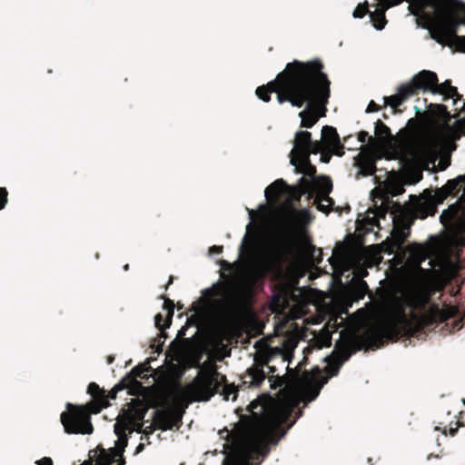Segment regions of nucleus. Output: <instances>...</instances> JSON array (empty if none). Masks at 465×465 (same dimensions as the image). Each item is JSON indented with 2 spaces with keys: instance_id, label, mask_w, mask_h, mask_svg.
Instances as JSON below:
<instances>
[{
  "instance_id": "obj_1",
  "label": "nucleus",
  "mask_w": 465,
  "mask_h": 465,
  "mask_svg": "<svg viewBox=\"0 0 465 465\" xmlns=\"http://www.w3.org/2000/svg\"><path fill=\"white\" fill-rule=\"evenodd\" d=\"M296 400L292 395H284L282 399L271 400L260 406V411H252V415L242 417L230 431H220L225 434L227 443L224 447L228 452L223 465H254L261 461L267 453L268 444L273 441L274 435L280 426L290 418Z\"/></svg>"
},
{
  "instance_id": "obj_2",
  "label": "nucleus",
  "mask_w": 465,
  "mask_h": 465,
  "mask_svg": "<svg viewBox=\"0 0 465 465\" xmlns=\"http://www.w3.org/2000/svg\"><path fill=\"white\" fill-rule=\"evenodd\" d=\"M322 64L319 60L307 63L293 61L287 64L284 71L274 81L256 89L257 96L263 102L270 101V94L277 93L280 104L290 102L292 106L307 107L299 114L301 125L312 127L320 118L318 109L323 108L330 97V81L322 71ZM324 115V113L321 116Z\"/></svg>"
},
{
  "instance_id": "obj_3",
  "label": "nucleus",
  "mask_w": 465,
  "mask_h": 465,
  "mask_svg": "<svg viewBox=\"0 0 465 465\" xmlns=\"http://www.w3.org/2000/svg\"><path fill=\"white\" fill-rule=\"evenodd\" d=\"M225 382V376L218 372L217 366L210 360L200 367L196 377L188 385L172 392V402L154 413V423L163 430H171L183 417V412L193 401H206Z\"/></svg>"
},
{
  "instance_id": "obj_4",
  "label": "nucleus",
  "mask_w": 465,
  "mask_h": 465,
  "mask_svg": "<svg viewBox=\"0 0 465 465\" xmlns=\"http://www.w3.org/2000/svg\"><path fill=\"white\" fill-rule=\"evenodd\" d=\"M464 9L460 0H411L409 5L411 14L426 20L432 39L461 52H465V36L456 35L460 25L456 13Z\"/></svg>"
},
{
  "instance_id": "obj_5",
  "label": "nucleus",
  "mask_w": 465,
  "mask_h": 465,
  "mask_svg": "<svg viewBox=\"0 0 465 465\" xmlns=\"http://www.w3.org/2000/svg\"><path fill=\"white\" fill-rule=\"evenodd\" d=\"M253 365L249 368L243 376V383L251 386H260L265 380L264 367L269 372L276 371V364H284L289 361V352L279 347L271 346L264 339L254 343Z\"/></svg>"
},
{
  "instance_id": "obj_6",
  "label": "nucleus",
  "mask_w": 465,
  "mask_h": 465,
  "mask_svg": "<svg viewBox=\"0 0 465 465\" xmlns=\"http://www.w3.org/2000/svg\"><path fill=\"white\" fill-rule=\"evenodd\" d=\"M322 150V142H312L308 131H299L295 134L293 148L291 152V163L297 172L308 177L314 176L316 168L310 162L311 153H318Z\"/></svg>"
},
{
  "instance_id": "obj_7",
  "label": "nucleus",
  "mask_w": 465,
  "mask_h": 465,
  "mask_svg": "<svg viewBox=\"0 0 465 465\" xmlns=\"http://www.w3.org/2000/svg\"><path fill=\"white\" fill-rule=\"evenodd\" d=\"M411 321L402 306L397 304L382 322L368 330L366 335L372 344L377 345L383 339H392L397 337L401 330L409 329Z\"/></svg>"
},
{
  "instance_id": "obj_8",
  "label": "nucleus",
  "mask_w": 465,
  "mask_h": 465,
  "mask_svg": "<svg viewBox=\"0 0 465 465\" xmlns=\"http://www.w3.org/2000/svg\"><path fill=\"white\" fill-rule=\"evenodd\" d=\"M332 189V183L330 178L321 177L314 178L302 177L295 188L298 197L303 194L315 193L314 203L317 205L318 210L323 213H329L333 203L329 193Z\"/></svg>"
},
{
  "instance_id": "obj_9",
  "label": "nucleus",
  "mask_w": 465,
  "mask_h": 465,
  "mask_svg": "<svg viewBox=\"0 0 465 465\" xmlns=\"http://www.w3.org/2000/svg\"><path fill=\"white\" fill-rule=\"evenodd\" d=\"M68 411L61 415V421L67 433L91 434L93 426L90 421V411L84 407L67 404Z\"/></svg>"
},
{
  "instance_id": "obj_10",
  "label": "nucleus",
  "mask_w": 465,
  "mask_h": 465,
  "mask_svg": "<svg viewBox=\"0 0 465 465\" xmlns=\"http://www.w3.org/2000/svg\"><path fill=\"white\" fill-rule=\"evenodd\" d=\"M411 223L403 217H393V229L391 237L381 243L382 248L389 253H393L401 249V246L410 235Z\"/></svg>"
},
{
  "instance_id": "obj_11",
  "label": "nucleus",
  "mask_w": 465,
  "mask_h": 465,
  "mask_svg": "<svg viewBox=\"0 0 465 465\" xmlns=\"http://www.w3.org/2000/svg\"><path fill=\"white\" fill-rule=\"evenodd\" d=\"M320 142L322 143V150L320 153L325 162L329 161L331 153L341 156L344 153L339 134L336 129L331 126L325 125L322 127V140Z\"/></svg>"
},
{
  "instance_id": "obj_12",
  "label": "nucleus",
  "mask_w": 465,
  "mask_h": 465,
  "mask_svg": "<svg viewBox=\"0 0 465 465\" xmlns=\"http://www.w3.org/2000/svg\"><path fill=\"white\" fill-rule=\"evenodd\" d=\"M438 82L437 74L430 71H421L413 78L408 82L405 83L407 85H411L413 88V95L416 94L417 90L422 89V90H430L433 93V89L436 86V84Z\"/></svg>"
},
{
  "instance_id": "obj_13",
  "label": "nucleus",
  "mask_w": 465,
  "mask_h": 465,
  "mask_svg": "<svg viewBox=\"0 0 465 465\" xmlns=\"http://www.w3.org/2000/svg\"><path fill=\"white\" fill-rule=\"evenodd\" d=\"M411 96H413V88L411 85L403 84L398 87L395 94L385 96L383 100L386 105L396 109Z\"/></svg>"
},
{
  "instance_id": "obj_14",
  "label": "nucleus",
  "mask_w": 465,
  "mask_h": 465,
  "mask_svg": "<svg viewBox=\"0 0 465 465\" xmlns=\"http://www.w3.org/2000/svg\"><path fill=\"white\" fill-rule=\"evenodd\" d=\"M88 393L93 397V402L90 406L92 412L98 413L102 409L107 407L108 401L105 391L101 390L96 383L92 382L89 384Z\"/></svg>"
},
{
  "instance_id": "obj_15",
  "label": "nucleus",
  "mask_w": 465,
  "mask_h": 465,
  "mask_svg": "<svg viewBox=\"0 0 465 465\" xmlns=\"http://www.w3.org/2000/svg\"><path fill=\"white\" fill-rule=\"evenodd\" d=\"M143 417H144L143 411L135 412V414L133 417L134 423H136V422L139 423L140 421H142ZM132 423H133V420H131V419L128 418L127 422L118 420L114 424V432L118 437V440L115 442L117 448H124L127 445V437H126V433H125L126 425L125 424H132Z\"/></svg>"
},
{
  "instance_id": "obj_16",
  "label": "nucleus",
  "mask_w": 465,
  "mask_h": 465,
  "mask_svg": "<svg viewBox=\"0 0 465 465\" xmlns=\"http://www.w3.org/2000/svg\"><path fill=\"white\" fill-rule=\"evenodd\" d=\"M163 310L166 312L165 319L163 320V315L158 313L154 318L155 327L163 331L171 324V319L173 315L174 303L169 299L164 300Z\"/></svg>"
},
{
  "instance_id": "obj_17",
  "label": "nucleus",
  "mask_w": 465,
  "mask_h": 465,
  "mask_svg": "<svg viewBox=\"0 0 465 465\" xmlns=\"http://www.w3.org/2000/svg\"><path fill=\"white\" fill-rule=\"evenodd\" d=\"M416 215L420 218H426L436 213L435 203L428 198L419 200L414 205Z\"/></svg>"
},
{
  "instance_id": "obj_18",
  "label": "nucleus",
  "mask_w": 465,
  "mask_h": 465,
  "mask_svg": "<svg viewBox=\"0 0 465 465\" xmlns=\"http://www.w3.org/2000/svg\"><path fill=\"white\" fill-rule=\"evenodd\" d=\"M357 165L361 175H372L376 172L375 159L370 154H359Z\"/></svg>"
},
{
  "instance_id": "obj_19",
  "label": "nucleus",
  "mask_w": 465,
  "mask_h": 465,
  "mask_svg": "<svg viewBox=\"0 0 465 465\" xmlns=\"http://www.w3.org/2000/svg\"><path fill=\"white\" fill-rule=\"evenodd\" d=\"M288 188V185L282 179H278L265 189L264 194L268 201H276L279 195L287 191Z\"/></svg>"
},
{
  "instance_id": "obj_20",
  "label": "nucleus",
  "mask_w": 465,
  "mask_h": 465,
  "mask_svg": "<svg viewBox=\"0 0 465 465\" xmlns=\"http://www.w3.org/2000/svg\"><path fill=\"white\" fill-rule=\"evenodd\" d=\"M433 93L443 94L446 98H451L453 100H456L459 97L457 88L451 86L449 81H446L440 84H438L437 83L435 88L433 89Z\"/></svg>"
},
{
  "instance_id": "obj_21",
  "label": "nucleus",
  "mask_w": 465,
  "mask_h": 465,
  "mask_svg": "<svg viewBox=\"0 0 465 465\" xmlns=\"http://www.w3.org/2000/svg\"><path fill=\"white\" fill-rule=\"evenodd\" d=\"M445 133L450 140L460 139L465 134V125L458 120L452 126L447 125Z\"/></svg>"
},
{
  "instance_id": "obj_22",
  "label": "nucleus",
  "mask_w": 465,
  "mask_h": 465,
  "mask_svg": "<svg viewBox=\"0 0 465 465\" xmlns=\"http://www.w3.org/2000/svg\"><path fill=\"white\" fill-rule=\"evenodd\" d=\"M330 262L333 265L340 266L342 269H346L351 264L349 253L344 251L334 252L332 256L330 258Z\"/></svg>"
},
{
  "instance_id": "obj_23",
  "label": "nucleus",
  "mask_w": 465,
  "mask_h": 465,
  "mask_svg": "<svg viewBox=\"0 0 465 465\" xmlns=\"http://www.w3.org/2000/svg\"><path fill=\"white\" fill-rule=\"evenodd\" d=\"M404 299L406 304L411 308V317H413V311L425 303V300L418 293H407Z\"/></svg>"
},
{
  "instance_id": "obj_24",
  "label": "nucleus",
  "mask_w": 465,
  "mask_h": 465,
  "mask_svg": "<svg viewBox=\"0 0 465 465\" xmlns=\"http://www.w3.org/2000/svg\"><path fill=\"white\" fill-rule=\"evenodd\" d=\"M460 212V206L458 204H452L448 209L444 210L440 214V222L447 225L450 223L458 216Z\"/></svg>"
},
{
  "instance_id": "obj_25",
  "label": "nucleus",
  "mask_w": 465,
  "mask_h": 465,
  "mask_svg": "<svg viewBox=\"0 0 465 465\" xmlns=\"http://www.w3.org/2000/svg\"><path fill=\"white\" fill-rule=\"evenodd\" d=\"M385 8L381 5L380 9H377L373 14L371 15V20L375 28L381 30L383 29L386 25L385 18Z\"/></svg>"
},
{
  "instance_id": "obj_26",
  "label": "nucleus",
  "mask_w": 465,
  "mask_h": 465,
  "mask_svg": "<svg viewBox=\"0 0 465 465\" xmlns=\"http://www.w3.org/2000/svg\"><path fill=\"white\" fill-rule=\"evenodd\" d=\"M375 134L381 140H386L391 136L390 128L385 125L382 122L377 121L375 125Z\"/></svg>"
},
{
  "instance_id": "obj_27",
  "label": "nucleus",
  "mask_w": 465,
  "mask_h": 465,
  "mask_svg": "<svg viewBox=\"0 0 465 465\" xmlns=\"http://www.w3.org/2000/svg\"><path fill=\"white\" fill-rule=\"evenodd\" d=\"M290 291H285L284 293H283V296H282V294H274L273 297H272V306H275V307H278V306H282V307H285L288 301H287V296L289 294H291L292 296H295L294 294V291H292V293H289Z\"/></svg>"
},
{
  "instance_id": "obj_28",
  "label": "nucleus",
  "mask_w": 465,
  "mask_h": 465,
  "mask_svg": "<svg viewBox=\"0 0 465 465\" xmlns=\"http://www.w3.org/2000/svg\"><path fill=\"white\" fill-rule=\"evenodd\" d=\"M449 195L440 188L435 192L433 195H430L429 198L431 199L435 203V206L440 204L444 202V200Z\"/></svg>"
},
{
  "instance_id": "obj_29",
  "label": "nucleus",
  "mask_w": 465,
  "mask_h": 465,
  "mask_svg": "<svg viewBox=\"0 0 465 465\" xmlns=\"http://www.w3.org/2000/svg\"><path fill=\"white\" fill-rule=\"evenodd\" d=\"M459 178L458 179H452V180H449L447 182V183L441 187V189L448 194L450 195L453 191L456 190V188L458 187L459 185Z\"/></svg>"
},
{
  "instance_id": "obj_30",
  "label": "nucleus",
  "mask_w": 465,
  "mask_h": 465,
  "mask_svg": "<svg viewBox=\"0 0 465 465\" xmlns=\"http://www.w3.org/2000/svg\"><path fill=\"white\" fill-rule=\"evenodd\" d=\"M358 298L362 299L368 291V284L363 280H358L356 284Z\"/></svg>"
},
{
  "instance_id": "obj_31",
  "label": "nucleus",
  "mask_w": 465,
  "mask_h": 465,
  "mask_svg": "<svg viewBox=\"0 0 465 465\" xmlns=\"http://www.w3.org/2000/svg\"><path fill=\"white\" fill-rule=\"evenodd\" d=\"M367 12H368L367 5H359L353 12V16L356 18H361L366 15Z\"/></svg>"
},
{
  "instance_id": "obj_32",
  "label": "nucleus",
  "mask_w": 465,
  "mask_h": 465,
  "mask_svg": "<svg viewBox=\"0 0 465 465\" xmlns=\"http://www.w3.org/2000/svg\"><path fill=\"white\" fill-rule=\"evenodd\" d=\"M402 1L403 0H380V5L383 8L388 9L401 4Z\"/></svg>"
},
{
  "instance_id": "obj_33",
  "label": "nucleus",
  "mask_w": 465,
  "mask_h": 465,
  "mask_svg": "<svg viewBox=\"0 0 465 465\" xmlns=\"http://www.w3.org/2000/svg\"><path fill=\"white\" fill-rule=\"evenodd\" d=\"M7 202V191L0 187V210L4 209Z\"/></svg>"
},
{
  "instance_id": "obj_34",
  "label": "nucleus",
  "mask_w": 465,
  "mask_h": 465,
  "mask_svg": "<svg viewBox=\"0 0 465 465\" xmlns=\"http://www.w3.org/2000/svg\"><path fill=\"white\" fill-rule=\"evenodd\" d=\"M235 392H236V390H235V388L233 386H229V385H226V384L223 386V393L224 398L226 400L229 399V396L231 394H235Z\"/></svg>"
},
{
  "instance_id": "obj_35",
  "label": "nucleus",
  "mask_w": 465,
  "mask_h": 465,
  "mask_svg": "<svg viewBox=\"0 0 465 465\" xmlns=\"http://www.w3.org/2000/svg\"><path fill=\"white\" fill-rule=\"evenodd\" d=\"M412 144V137L411 135H406L401 140V145L403 149H407L411 147Z\"/></svg>"
},
{
  "instance_id": "obj_36",
  "label": "nucleus",
  "mask_w": 465,
  "mask_h": 465,
  "mask_svg": "<svg viewBox=\"0 0 465 465\" xmlns=\"http://www.w3.org/2000/svg\"><path fill=\"white\" fill-rule=\"evenodd\" d=\"M308 215H309V212L307 210H301L294 213L295 219L299 220V221H305L306 218L308 217Z\"/></svg>"
},
{
  "instance_id": "obj_37",
  "label": "nucleus",
  "mask_w": 465,
  "mask_h": 465,
  "mask_svg": "<svg viewBox=\"0 0 465 465\" xmlns=\"http://www.w3.org/2000/svg\"><path fill=\"white\" fill-rule=\"evenodd\" d=\"M368 275V272L364 268H357L354 271V276L358 278V280H362L363 277Z\"/></svg>"
},
{
  "instance_id": "obj_38",
  "label": "nucleus",
  "mask_w": 465,
  "mask_h": 465,
  "mask_svg": "<svg viewBox=\"0 0 465 465\" xmlns=\"http://www.w3.org/2000/svg\"><path fill=\"white\" fill-rule=\"evenodd\" d=\"M379 105L376 104L373 101H371V103L369 104L368 107H367V110L366 112L367 113H371V112H377L379 110Z\"/></svg>"
},
{
  "instance_id": "obj_39",
  "label": "nucleus",
  "mask_w": 465,
  "mask_h": 465,
  "mask_svg": "<svg viewBox=\"0 0 465 465\" xmlns=\"http://www.w3.org/2000/svg\"><path fill=\"white\" fill-rule=\"evenodd\" d=\"M37 465H53V461L50 458L45 457L40 460L36 461Z\"/></svg>"
},
{
  "instance_id": "obj_40",
  "label": "nucleus",
  "mask_w": 465,
  "mask_h": 465,
  "mask_svg": "<svg viewBox=\"0 0 465 465\" xmlns=\"http://www.w3.org/2000/svg\"><path fill=\"white\" fill-rule=\"evenodd\" d=\"M368 137V133L365 131H361L359 133L358 139L361 143H365Z\"/></svg>"
},
{
  "instance_id": "obj_41",
  "label": "nucleus",
  "mask_w": 465,
  "mask_h": 465,
  "mask_svg": "<svg viewBox=\"0 0 465 465\" xmlns=\"http://www.w3.org/2000/svg\"><path fill=\"white\" fill-rule=\"evenodd\" d=\"M211 252H222V247L221 246H213L211 249H210Z\"/></svg>"
},
{
  "instance_id": "obj_42",
  "label": "nucleus",
  "mask_w": 465,
  "mask_h": 465,
  "mask_svg": "<svg viewBox=\"0 0 465 465\" xmlns=\"http://www.w3.org/2000/svg\"><path fill=\"white\" fill-rule=\"evenodd\" d=\"M260 269L262 271V273L265 274L266 272H267V265L266 264H262Z\"/></svg>"
},
{
  "instance_id": "obj_43",
  "label": "nucleus",
  "mask_w": 465,
  "mask_h": 465,
  "mask_svg": "<svg viewBox=\"0 0 465 465\" xmlns=\"http://www.w3.org/2000/svg\"><path fill=\"white\" fill-rule=\"evenodd\" d=\"M258 406H259V405H258L257 403H255L254 401H253V402H252V404H251L252 409H255V408H257Z\"/></svg>"
},
{
  "instance_id": "obj_44",
  "label": "nucleus",
  "mask_w": 465,
  "mask_h": 465,
  "mask_svg": "<svg viewBox=\"0 0 465 465\" xmlns=\"http://www.w3.org/2000/svg\"><path fill=\"white\" fill-rule=\"evenodd\" d=\"M213 302H215V303H221V302H222V300H221V299H215V300H213Z\"/></svg>"
},
{
  "instance_id": "obj_45",
  "label": "nucleus",
  "mask_w": 465,
  "mask_h": 465,
  "mask_svg": "<svg viewBox=\"0 0 465 465\" xmlns=\"http://www.w3.org/2000/svg\"><path fill=\"white\" fill-rule=\"evenodd\" d=\"M159 339H165V335L163 333H161L160 336H159Z\"/></svg>"
},
{
  "instance_id": "obj_46",
  "label": "nucleus",
  "mask_w": 465,
  "mask_h": 465,
  "mask_svg": "<svg viewBox=\"0 0 465 465\" xmlns=\"http://www.w3.org/2000/svg\"><path fill=\"white\" fill-rule=\"evenodd\" d=\"M111 398H115V392H113L112 395H111Z\"/></svg>"
}]
</instances>
